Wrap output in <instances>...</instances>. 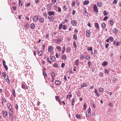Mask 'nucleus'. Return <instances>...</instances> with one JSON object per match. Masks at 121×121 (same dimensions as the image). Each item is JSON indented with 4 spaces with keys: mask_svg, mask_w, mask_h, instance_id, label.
I'll return each instance as SVG.
<instances>
[{
    "mask_svg": "<svg viewBox=\"0 0 121 121\" xmlns=\"http://www.w3.org/2000/svg\"><path fill=\"white\" fill-rule=\"evenodd\" d=\"M4 77V79L6 80V82L8 83H10V82L8 76L7 75Z\"/></svg>",
    "mask_w": 121,
    "mask_h": 121,
    "instance_id": "f257e3e1",
    "label": "nucleus"
},
{
    "mask_svg": "<svg viewBox=\"0 0 121 121\" xmlns=\"http://www.w3.org/2000/svg\"><path fill=\"white\" fill-rule=\"evenodd\" d=\"M33 20L35 22L39 20L38 17V16H36L33 17Z\"/></svg>",
    "mask_w": 121,
    "mask_h": 121,
    "instance_id": "f03ea898",
    "label": "nucleus"
},
{
    "mask_svg": "<svg viewBox=\"0 0 121 121\" xmlns=\"http://www.w3.org/2000/svg\"><path fill=\"white\" fill-rule=\"evenodd\" d=\"M59 97L58 96H55V98L60 103V105H61V103L60 102V99H59Z\"/></svg>",
    "mask_w": 121,
    "mask_h": 121,
    "instance_id": "7ed1b4c3",
    "label": "nucleus"
},
{
    "mask_svg": "<svg viewBox=\"0 0 121 121\" xmlns=\"http://www.w3.org/2000/svg\"><path fill=\"white\" fill-rule=\"evenodd\" d=\"M94 11L95 12L97 13H98V8L96 5H94Z\"/></svg>",
    "mask_w": 121,
    "mask_h": 121,
    "instance_id": "20e7f679",
    "label": "nucleus"
},
{
    "mask_svg": "<svg viewBox=\"0 0 121 121\" xmlns=\"http://www.w3.org/2000/svg\"><path fill=\"white\" fill-rule=\"evenodd\" d=\"M71 24L73 26H75L77 24V22L75 20H72L71 21Z\"/></svg>",
    "mask_w": 121,
    "mask_h": 121,
    "instance_id": "39448f33",
    "label": "nucleus"
},
{
    "mask_svg": "<svg viewBox=\"0 0 121 121\" xmlns=\"http://www.w3.org/2000/svg\"><path fill=\"white\" fill-rule=\"evenodd\" d=\"M91 34V32L89 30H87L86 31V35L87 37H89Z\"/></svg>",
    "mask_w": 121,
    "mask_h": 121,
    "instance_id": "423d86ee",
    "label": "nucleus"
},
{
    "mask_svg": "<svg viewBox=\"0 0 121 121\" xmlns=\"http://www.w3.org/2000/svg\"><path fill=\"white\" fill-rule=\"evenodd\" d=\"M7 106L9 110H11L12 108V107L11 104L9 103H8L7 104Z\"/></svg>",
    "mask_w": 121,
    "mask_h": 121,
    "instance_id": "0eeeda50",
    "label": "nucleus"
},
{
    "mask_svg": "<svg viewBox=\"0 0 121 121\" xmlns=\"http://www.w3.org/2000/svg\"><path fill=\"white\" fill-rule=\"evenodd\" d=\"M48 18L50 21H53L54 20V18L52 16L49 15L48 17Z\"/></svg>",
    "mask_w": 121,
    "mask_h": 121,
    "instance_id": "6e6552de",
    "label": "nucleus"
},
{
    "mask_svg": "<svg viewBox=\"0 0 121 121\" xmlns=\"http://www.w3.org/2000/svg\"><path fill=\"white\" fill-rule=\"evenodd\" d=\"M2 113L3 114V115L4 117H5L7 115V112L5 111H2Z\"/></svg>",
    "mask_w": 121,
    "mask_h": 121,
    "instance_id": "1a4fd4ad",
    "label": "nucleus"
},
{
    "mask_svg": "<svg viewBox=\"0 0 121 121\" xmlns=\"http://www.w3.org/2000/svg\"><path fill=\"white\" fill-rule=\"evenodd\" d=\"M50 58L51 60L53 61H55L56 60V58L55 56H51Z\"/></svg>",
    "mask_w": 121,
    "mask_h": 121,
    "instance_id": "9d476101",
    "label": "nucleus"
},
{
    "mask_svg": "<svg viewBox=\"0 0 121 121\" xmlns=\"http://www.w3.org/2000/svg\"><path fill=\"white\" fill-rule=\"evenodd\" d=\"M53 48L52 46H50L48 48V51L50 52L53 50Z\"/></svg>",
    "mask_w": 121,
    "mask_h": 121,
    "instance_id": "9b49d317",
    "label": "nucleus"
},
{
    "mask_svg": "<svg viewBox=\"0 0 121 121\" xmlns=\"http://www.w3.org/2000/svg\"><path fill=\"white\" fill-rule=\"evenodd\" d=\"M61 38H58L55 41V42L56 43H58L59 42L61 41Z\"/></svg>",
    "mask_w": 121,
    "mask_h": 121,
    "instance_id": "f8f14e48",
    "label": "nucleus"
},
{
    "mask_svg": "<svg viewBox=\"0 0 121 121\" xmlns=\"http://www.w3.org/2000/svg\"><path fill=\"white\" fill-rule=\"evenodd\" d=\"M48 14L50 15H54L55 13L54 12L52 11V12L48 11Z\"/></svg>",
    "mask_w": 121,
    "mask_h": 121,
    "instance_id": "ddd939ff",
    "label": "nucleus"
},
{
    "mask_svg": "<svg viewBox=\"0 0 121 121\" xmlns=\"http://www.w3.org/2000/svg\"><path fill=\"white\" fill-rule=\"evenodd\" d=\"M35 27V25L34 23H31L30 25V27L31 29H33Z\"/></svg>",
    "mask_w": 121,
    "mask_h": 121,
    "instance_id": "4468645a",
    "label": "nucleus"
},
{
    "mask_svg": "<svg viewBox=\"0 0 121 121\" xmlns=\"http://www.w3.org/2000/svg\"><path fill=\"white\" fill-rule=\"evenodd\" d=\"M97 6L99 7H101L102 6V4L101 2H99V3H97Z\"/></svg>",
    "mask_w": 121,
    "mask_h": 121,
    "instance_id": "2eb2a0df",
    "label": "nucleus"
},
{
    "mask_svg": "<svg viewBox=\"0 0 121 121\" xmlns=\"http://www.w3.org/2000/svg\"><path fill=\"white\" fill-rule=\"evenodd\" d=\"M62 59L63 60H65L66 59V55L65 54L62 55Z\"/></svg>",
    "mask_w": 121,
    "mask_h": 121,
    "instance_id": "dca6fc26",
    "label": "nucleus"
},
{
    "mask_svg": "<svg viewBox=\"0 0 121 121\" xmlns=\"http://www.w3.org/2000/svg\"><path fill=\"white\" fill-rule=\"evenodd\" d=\"M39 22H40L41 23H43L44 21V19L43 18H40L39 19Z\"/></svg>",
    "mask_w": 121,
    "mask_h": 121,
    "instance_id": "f3484780",
    "label": "nucleus"
},
{
    "mask_svg": "<svg viewBox=\"0 0 121 121\" xmlns=\"http://www.w3.org/2000/svg\"><path fill=\"white\" fill-rule=\"evenodd\" d=\"M22 88L25 89H27V87L26 85H22Z\"/></svg>",
    "mask_w": 121,
    "mask_h": 121,
    "instance_id": "a211bd4d",
    "label": "nucleus"
},
{
    "mask_svg": "<svg viewBox=\"0 0 121 121\" xmlns=\"http://www.w3.org/2000/svg\"><path fill=\"white\" fill-rule=\"evenodd\" d=\"M60 81L56 80L55 81V83L56 85H59L60 84Z\"/></svg>",
    "mask_w": 121,
    "mask_h": 121,
    "instance_id": "6ab92c4d",
    "label": "nucleus"
},
{
    "mask_svg": "<svg viewBox=\"0 0 121 121\" xmlns=\"http://www.w3.org/2000/svg\"><path fill=\"white\" fill-rule=\"evenodd\" d=\"M95 27L97 28L98 29H99V26L98 23H95Z\"/></svg>",
    "mask_w": 121,
    "mask_h": 121,
    "instance_id": "aec40b11",
    "label": "nucleus"
},
{
    "mask_svg": "<svg viewBox=\"0 0 121 121\" xmlns=\"http://www.w3.org/2000/svg\"><path fill=\"white\" fill-rule=\"evenodd\" d=\"M43 74L45 78H46L47 76V75L45 71H43Z\"/></svg>",
    "mask_w": 121,
    "mask_h": 121,
    "instance_id": "412c9836",
    "label": "nucleus"
},
{
    "mask_svg": "<svg viewBox=\"0 0 121 121\" xmlns=\"http://www.w3.org/2000/svg\"><path fill=\"white\" fill-rule=\"evenodd\" d=\"M113 31L115 34H116L118 32V30L117 29L114 28L113 29Z\"/></svg>",
    "mask_w": 121,
    "mask_h": 121,
    "instance_id": "4be33fe9",
    "label": "nucleus"
},
{
    "mask_svg": "<svg viewBox=\"0 0 121 121\" xmlns=\"http://www.w3.org/2000/svg\"><path fill=\"white\" fill-rule=\"evenodd\" d=\"M91 115V113L90 112H86V117H88L90 116Z\"/></svg>",
    "mask_w": 121,
    "mask_h": 121,
    "instance_id": "5701e85b",
    "label": "nucleus"
},
{
    "mask_svg": "<svg viewBox=\"0 0 121 121\" xmlns=\"http://www.w3.org/2000/svg\"><path fill=\"white\" fill-rule=\"evenodd\" d=\"M2 104L4 105V104L3 103V102H5L6 101V99L4 97H3V98H2Z\"/></svg>",
    "mask_w": 121,
    "mask_h": 121,
    "instance_id": "b1692460",
    "label": "nucleus"
},
{
    "mask_svg": "<svg viewBox=\"0 0 121 121\" xmlns=\"http://www.w3.org/2000/svg\"><path fill=\"white\" fill-rule=\"evenodd\" d=\"M12 93L13 95L14 96V97H16V95L15 90L14 89H13L12 90Z\"/></svg>",
    "mask_w": 121,
    "mask_h": 121,
    "instance_id": "393cba45",
    "label": "nucleus"
},
{
    "mask_svg": "<svg viewBox=\"0 0 121 121\" xmlns=\"http://www.w3.org/2000/svg\"><path fill=\"white\" fill-rule=\"evenodd\" d=\"M89 2L88 1H85L83 3V4L84 5H87L89 3Z\"/></svg>",
    "mask_w": 121,
    "mask_h": 121,
    "instance_id": "a878e982",
    "label": "nucleus"
},
{
    "mask_svg": "<svg viewBox=\"0 0 121 121\" xmlns=\"http://www.w3.org/2000/svg\"><path fill=\"white\" fill-rule=\"evenodd\" d=\"M71 50V48L70 47H68L66 49V51L67 52H70Z\"/></svg>",
    "mask_w": 121,
    "mask_h": 121,
    "instance_id": "bb28decb",
    "label": "nucleus"
},
{
    "mask_svg": "<svg viewBox=\"0 0 121 121\" xmlns=\"http://www.w3.org/2000/svg\"><path fill=\"white\" fill-rule=\"evenodd\" d=\"M79 62V60L78 59H77L75 61V65H78V62Z\"/></svg>",
    "mask_w": 121,
    "mask_h": 121,
    "instance_id": "cd10ccee",
    "label": "nucleus"
},
{
    "mask_svg": "<svg viewBox=\"0 0 121 121\" xmlns=\"http://www.w3.org/2000/svg\"><path fill=\"white\" fill-rule=\"evenodd\" d=\"M52 76V79L54 80V78L55 77V73L54 72H53L51 73Z\"/></svg>",
    "mask_w": 121,
    "mask_h": 121,
    "instance_id": "c85d7f7f",
    "label": "nucleus"
},
{
    "mask_svg": "<svg viewBox=\"0 0 121 121\" xmlns=\"http://www.w3.org/2000/svg\"><path fill=\"white\" fill-rule=\"evenodd\" d=\"M38 54L39 56H42L43 55V53L42 51H40V52H39Z\"/></svg>",
    "mask_w": 121,
    "mask_h": 121,
    "instance_id": "c756f323",
    "label": "nucleus"
},
{
    "mask_svg": "<svg viewBox=\"0 0 121 121\" xmlns=\"http://www.w3.org/2000/svg\"><path fill=\"white\" fill-rule=\"evenodd\" d=\"M108 64L107 62L106 61H104L103 63L102 64V65L104 66H106Z\"/></svg>",
    "mask_w": 121,
    "mask_h": 121,
    "instance_id": "7c9ffc66",
    "label": "nucleus"
},
{
    "mask_svg": "<svg viewBox=\"0 0 121 121\" xmlns=\"http://www.w3.org/2000/svg\"><path fill=\"white\" fill-rule=\"evenodd\" d=\"M103 13L104 16H106L108 14V12H107L106 11L104 10L103 12Z\"/></svg>",
    "mask_w": 121,
    "mask_h": 121,
    "instance_id": "2f4dec72",
    "label": "nucleus"
},
{
    "mask_svg": "<svg viewBox=\"0 0 121 121\" xmlns=\"http://www.w3.org/2000/svg\"><path fill=\"white\" fill-rule=\"evenodd\" d=\"M9 118L10 120H11L12 121L14 119L13 116H12V115H10L9 116Z\"/></svg>",
    "mask_w": 121,
    "mask_h": 121,
    "instance_id": "473e14b6",
    "label": "nucleus"
},
{
    "mask_svg": "<svg viewBox=\"0 0 121 121\" xmlns=\"http://www.w3.org/2000/svg\"><path fill=\"white\" fill-rule=\"evenodd\" d=\"M108 38L109 39V40L111 41V42H112L113 41L114 39L112 37H109Z\"/></svg>",
    "mask_w": 121,
    "mask_h": 121,
    "instance_id": "72a5a7b5",
    "label": "nucleus"
},
{
    "mask_svg": "<svg viewBox=\"0 0 121 121\" xmlns=\"http://www.w3.org/2000/svg\"><path fill=\"white\" fill-rule=\"evenodd\" d=\"M87 106L86 103H85L83 105V106L84 107V108H83V109L84 110H86V108Z\"/></svg>",
    "mask_w": 121,
    "mask_h": 121,
    "instance_id": "f704fd0d",
    "label": "nucleus"
},
{
    "mask_svg": "<svg viewBox=\"0 0 121 121\" xmlns=\"http://www.w3.org/2000/svg\"><path fill=\"white\" fill-rule=\"evenodd\" d=\"M101 26L102 28H105L106 26L105 24L104 23H102L101 24Z\"/></svg>",
    "mask_w": 121,
    "mask_h": 121,
    "instance_id": "c9c22d12",
    "label": "nucleus"
},
{
    "mask_svg": "<svg viewBox=\"0 0 121 121\" xmlns=\"http://www.w3.org/2000/svg\"><path fill=\"white\" fill-rule=\"evenodd\" d=\"M86 86V83H84L81 85V86L82 87H85Z\"/></svg>",
    "mask_w": 121,
    "mask_h": 121,
    "instance_id": "e433bc0d",
    "label": "nucleus"
},
{
    "mask_svg": "<svg viewBox=\"0 0 121 121\" xmlns=\"http://www.w3.org/2000/svg\"><path fill=\"white\" fill-rule=\"evenodd\" d=\"M65 46H63L62 47V48L63 49V50L62 51V53L64 54L65 52Z\"/></svg>",
    "mask_w": 121,
    "mask_h": 121,
    "instance_id": "4c0bfd02",
    "label": "nucleus"
},
{
    "mask_svg": "<svg viewBox=\"0 0 121 121\" xmlns=\"http://www.w3.org/2000/svg\"><path fill=\"white\" fill-rule=\"evenodd\" d=\"M87 50H88L91 51L92 52V51H93L92 48L91 47H88L87 49Z\"/></svg>",
    "mask_w": 121,
    "mask_h": 121,
    "instance_id": "58836bf2",
    "label": "nucleus"
},
{
    "mask_svg": "<svg viewBox=\"0 0 121 121\" xmlns=\"http://www.w3.org/2000/svg\"><path fill=\"white\" fill-rule=\"evenodd\" d=\"M73 38L74 39H77V38L76 35H75V34H74Z\"/></svg>",
    "mask_w": 121,
    "mask_h": 121,
    "instance_id": "ea45409f",
    "label": "nucleus"
},
{
    "mask_svg": "<svg viewBox=\"0 0 121 121\" xmlns=\"http://www.w3.org/2000/svg\"><path fill=\"white\" fill-rule=\"evenodd\" d=\"M9 113L11 115H12L13 114V110L11 109V110H10L9 111Z\"/></svg>",
    "mask_w": 121,
    "mask_h": 121,
    "instance_id": "a19ab883",
    "label": "nucleus"
},
{
    "mask_svg": "<svg viewBox=\"0 0 121 121\" xmlns=\"http://www.w3.org/2000/svg\"><path fill=\"white\" fill-rule=\"evenodd\" d=\"M67 28L66 26L65 25H64L62 26V29L64 30H65Z\"/></svg>",
    "mask_w": 121,
    "mask_h": 121,
    "instance_id": "79ce46f5",
    "label": "nucleus"
},
{
    "mask_svg": "<svg viewBox=\"0 0 121 121\" xmlns=\"http://www.w3.org/2000/svg\"><path fill=\"white\" fill-rule=\"evenodd\" d=\"M19 6H22V3H21V0H19Z\"/></svg>",
    "mask_w": 121,
    "mask_h": 121,
    "instance_id": "37998d69",
    "label": "nucleus"
},
{
    "mask_svg": "<svg viewBox=\"0 0 121 121\" xmlns=\"http://www.w3.org/2000/svg\"><path fill=\"white\" fill-rule=\"evenodd\" d=\"M75 99H73L72 101V104L73 106L74 105V103L75 102Z\"/></svg>",
    "mask_w": 121,
    "mask_h": 121,
    "instance_id": "c03bdc74",
    "label": "nucleus"
},
{
    "mask_svg": "<svg viewBox=\"0 0 121 121\" xmlns=\"http://www.w3.org/2000/svg\"><path fill=\"white\" fill-rule=\"evenodd\" d=\"M43 16H44L46 18H47L48 17V15L47 13H44L43 14Z\"/></svg>",
    "mask_w": 121,
    "mask_h": 121,
    "instance_id": "a18cd8bd",
    "label": "nucleus"
},
{
    "mask_svg": "<svg viewBox=\"0 0 121 121\" xmlns=\"http://www.w3.org/2000/svg\"><path fill=\"white\" fill-rule=\"evenodd\" d=\"M75 4V2L74 1H72V7L74 6Z\"/></svg>",
    "mask_w": 121,
    "mask_h": 121,
    "instance_id": "49530a36",
    "label": "nucleus"
},
{
    "mask_svg": "<svg viewBox=\"0 0 121 121\" xmlns=\"http://www.w3.org/2000/svg\"><path fill=\"white\" fill-rule=\"evenodd\" d=\"M86 59L88 60H89L91 58L89 56H87L86 57Z\"/></svg>",
    "mask_w": 121,
    "mask_h": 121,
    "instance_id": "de8ad7c7",
    "label": "nucleus"
},
{
    "mask_svg": "<svg viewBox=\"0 0 121 121\" xmlns=\"http://www.w3.org/2000/svg\"><path fill=\"white\" fill-rule=\"evenodd\" d=\"M108 18V17L107 16H106L104 18L103 20L106 21Z\"/></svg>",
    "mask_w": 121,
    "mask_h": 121,
    "instance_id": "09e8293b",
    "label": "nucleus"
},
{
    "mask_svg": "<svg viewBox=\"0 0 121 121\" xmlns=\"http://www.w3.org/2000/svg\"><path fill=\"white\" fill-rule=\"evenodd\" d=\"M80 57L81 59L82 60L84 59V56L82 55H80Z\"/></svg>",
    "mask_w": 121,
    "mask_h": 121,
    "instance_id": "8fccbe9b",
    "label": "nucleus"
},
{
    "mask_svg": "<svg viewBox=\"0 0 121 121\" xmlns=\"http://www.w3.org/2000/svg\"><path fill=\"white\" fill-rule=\"evenodd\" d=\"M117 0H114V1L112 3V4H116L117 3Z\"/></svg>",
    "mask_w": 121,
    "mask_h": 121,
    "instance_id": "3c124183",
    "label": "nucleus"
},
{
    "mask_svg": "<svg viewBox=\"0 0 121 121\" xmlns=\"http://www.w3.org/2000/svg\"><path fill=\"white\" fill-rule=\"evenodd\" d=\"M88 65L89 67H90V65H91V61H89L88 63Z\"/></svg>",
    "mask_w": 121,
    "mask_h": 121,
    "instance_id": "603ef678",
    "label": "nucleus"
},
{
    "mask_svg": "<svg viewBox=\"0 0 121 121\" xmlns=\"http://www.w3.org/2000/svg\"><path fill=\"white\" fill-rule=\"evenodd\" d=\"M3 66L6 70H8V67L6 65H3Z\"/></svg>",
    "mask_w": 121,
    "mask_h": 121,
    "instance_id": "864d4df0",
    "label": "nucleus"
},
{
    "mask_svg": "<svg viewBox=\"0 0 121 121\" xmlns=\"http://www.w3.org/2000/svg\"><path fill=\"white\" fill-rule=\"evenodd\" d=\"M73 45L75 47V48H76L77 47V46H76V42L74 41L73 43Z\"/></svg>",
    "mask_w": 121,
    "mask_h": 121,
    "instance_id": "5fc2aeb1",
    "label": "nucleus"
},
{
    "mask_svg": "<svg viewBox=\"0 0 121 121\" xmlns=\"http://www.w3.org/2000/svg\"><path fill=\"white\" fill-rule=\"evenodd\" d=\"M56 48L58 50H60L61 49V48L59 46H57Z\"/></svg>",
    "mask_w": 121,
    "mask_h": 121,
    "instance_id": "6e6d98bb",
    "label": "nucleus"
},
{
    "mask_svg": "<svg viewBox=\"0 0 121 121\" xmlns=\"http://www.w3.org/2000/svg\"><path fill=\"white\" fill-rule=\"evenodd\" d=\"M52 1L53 4H55L56 2V0H52Z\"/></svg>",
    "mask_w": 121,
    "mask_h": 121,
    "instance_id": "4d7b16f0",
    "label": "nucleus"
},
{
    "mask_svg": "<svg viewBox=\"0 0 121 121\" xmlns=\"http://www.w3.org/2000/svg\"><path fill=\"white\" fill-rule=\"evenodd\" d=\"M84 13L85 15L86 16H87L88 15V13L86 11H85L84 12Z\"/></svg>",
    "mask_w": 121,
    "mask_h": 121,
    "instance_id": "13d9d810",
    "label": "nucleus"
},
{
    "mask_svg": "<svg viewBox=\"0 0 121 121\" xmlns=\"http://www.w3.org/2000/svg\"><path fill=\"white\" fill-rule=\"evenodd\" d=\"M29 25L27 24L26 25H25L24 26V28L25 29H27V28L29 27Z\"/></svg>",
    "mask_w": 121,
    "mask_h": 121,
    "instance_id": "bf43d9fd",
    "label": "nucleus"
},
{
    "mask_svg": "<svg viewBox=\"0 0 121 121\" xmlns=\"http://www.w3.org/2000/svg\"><path fill=\"white\" fill-rule=\"evenodd\" d=\"M120 43V42L119 41H118L116 43V46H118L119 44Z\"/></svg>",
    "mask_w": 121,
    "mask_h": 121,
    "instance_id": "052dcab7",
    "label": "nucleus"
},
{
    "mask_svg": "<svg viewBox=\"0 0 121 121\" xmlns=\"http://www.w3.org/2000/svg\"><path fill=\"white\" fill-rule=\"evenodd\" d=\"M110 24L111 25H113V23L112 20H111Z\"/></svg>",
    "mask_w": 121,
    "mask_h": 121,
    "instance_id": "680f3d73",
    "label": "nucleus"
},
{
    "mask_svg": "<svg viewBox=\"0 0 121 121\" xmlns=\"http://www.w3.org/2000/svg\"><path fill=\"white\" fill-rule=\"evenodd\" d=\"M104 90L102 88H100L99 89V91L101 92L103 91Z\"/></svg>",
    "mask_w": 121,
    "mask_h": 121,
    "instance_id": "e2e57ef3",
    "label": "nucleus"
},
{
    "mask_svg": "<svg viewBox=\"0 0 121 121\" xmlns=\"http://www.w3.org/2000/svg\"><path fill=\"white\" fill-rule=\"evenodd\" d=\"M58 11L59 12H60L61 11V8L59 7H58Z\"/></svg>",
    "mask_w": 121,
    "mask_h": 121,
    "instance_id": "0e129e2a",
    "label": "nucleus"
},
{
    "mask_svg": "<svg viewBox=\"0 0 121 121\" xmlns=\"http://www.w3.org/2000/svg\"><path fill=\"white\" fill-rule=\"evenodd\" d=\"M65 65V64L64 63H63L61 65V67L62 68H63Z\"/></svg>",
    "mask_w": 121,
    "mask_h": 121,
    "instance_id": "69168bd1",
    "label": "nucleus"
},
{
    "mask_svg": "<svg viewBox=\"0 0 121 121\" xmlns=\"http://www.w3.org/2000/svg\"><path fill=\"white\" fill-rule=\"evenodd\" d=\"M47 9L48 10H49L50 9V5H48L47 6Z\"/></svg>",
    "mask_w": 121,
    "mask_h": 121,
    "instance_id": "338daca9",
    "label": "nucleus"
},
{
    "mask_svg": "<svg viewBox=\"0 0 121 121\" xmlns=\"http://www.w3.org/2000/svg\"><path fill=\"white\" fill-rule=\"evenodd\" d=\"M91 109L90 108H89L88 109L87 111L86 112H90L91 113Z\"/></svg>",
    "mask_w": 121,
    "mask_h": 121,
    "instance_id": "774afa93",
    "label": "nucleus"
}]
</instances>
